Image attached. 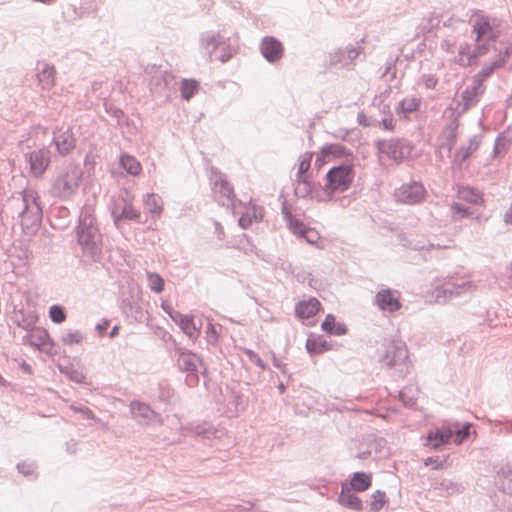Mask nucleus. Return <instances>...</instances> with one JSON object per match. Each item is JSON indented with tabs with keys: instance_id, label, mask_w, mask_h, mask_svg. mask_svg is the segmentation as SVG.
Returning <instances> with one entry per match:
<instances>
[{
	"instance_id": "obj_38",
	"label": "nucleus",
	"mask_w": 512,
	"mask_h": 512,
	"mask_svg": "<svg viewBox=\"0 0 512 512\" xmlns=\"http://www.w3.org/2000/svg\"><path fill=\"white\" fill-rule=\"evenodd\" d=\"M490 43L488 41H479L475 43L474 49L471 53H468V58L466 63H462V66H472L477 63V60L486 55L490 50Z\"/></svg>"
},
{
	"instance_id": "obj_42",
	"label": "nucleus",
	"mask_w": 512,
	"mask_h": 512,
	"mask_svg": "<svg viewBox=\"0 0 512 512\" xmlns=\"http://www.w3.org/2000/svg\"><path fill=\"white\" fill-rule=\"evenodd\" d=\"M420 107V100L417 98L403 99L398 103L396 107V113L398 115L410 114L416 112Z\"/></svg>"
},
{
	"instance_id": "obj_46",
	"label": "nucleus",
	"mask_w": 512,
	"mask_h": 512,
	"mask_svg": "<svg viewBox=\"0 0 512 512\" xmlns=\"http://www.w3.org/2000/svg\"><path fill=\"white\" fill-rule=\"evenodd\" d=\"M122 303L123 310L127 315L133 317L136 321H142L144 313L139 305L133 304L130 299H124Z\"/></svg>"
},
{
	"instance_id": "obj_26",
	"label": "nucleus",
	"mask_w": 512,
	"mask_h": 512,
	"mask_svg": "<svg viewBox=\"0 0 512 512\" xmlns=\"http://www.w3.org/2000/svg\"><path fill=\"white\" fill-rule=\"evenodd\" d=\"M214 192L220 194L223 200H218L222 206H233V200L235 197L233 186L227 181L223 174H219V177L214 182Z\"/></svg>"
},
{
	"instance_id": "obj_4",
	"label": "nucleus",
	"mask_w": 512,
	"mask_h": 512,
	"mask_svg": "<svg viewBox=\"0 0 512 512\" xmlns=\"http://www.w3.org/2000/svg\"><path fill=\"white\" fill-rule=\"evenodd\" d=\"M355 177V165L353 161L343 160L340 164L331 167L326 173L325 186L319 185L322 194L326 196L327 201L333 199L335 193L347 191Z\"/></svg>"
},
{
	"instance_id": "obj_47",
	"label": "nucleus",
	"mask_w": 512,
	"mask_h": 512,
	"mask_svg": "<svg viewBox=\"0 0 512 512\" xmlns=\"http://www.w3.org/2000/svg\"><path fill=\"white\" fill-rule=\"evenodd\" d=\"M436 489L441 491H445L447 495H451L457 492H460L464 489V487L450 479H442L436 484Z\"/></svg>"
},
{
	"instance_id": "obj_31",
	"label": "nucleus",
	"mask_w": 512,
	"mask_h": 512,
	"mask_svg": "<svg viewBox=\"0 0 512 512\" xmlns=\"http://www.w3.org/2000/svg\"><path fill=\"white\" fill-rule=\"evenodd\" d=\"M442 16L435 12L429 13L421 19V22L416 28V36H426L434 32V29L438 28L441 23Z\"/></svg>"
},
{
	"instance_id": "obj_34",
	"label": "nucleus",
	"mask_w": 512,
	"mask_h": 512,
	"mask_svg": "<svg viewBox=\"0 0 512 512\" xmlns=\"http://www.w3.org/2000/svg\"><path fill=\"white\" fill-rule=\"evenodd\" d=\"M497 484L503 493L512 497V463L498 471Z\"/></svg>"
},
{
	"instance_id": "obj_51",
	"label": "nucleus",
	"mask_w": 512,
	"mask_h": 512,
	"mask_svg": "<svg viewBox=\"0 0 512 512\" xmlns=\"http://www.w3.org/2000/svg\"><path fill=\"white\" fill-rule=\"evenodd\" d=\"M289 230L296 235L298 238H302L303 233L307 231V227L304 222L296 217H292L287 221Z\"/></svg>"
},
{
	"instance_id": "obj_50",
	"label": "nucleus",
	"mask_w": 512,
	"mask_h": 512,
	"mask_svg": "<svg viewBox=\"0 0 512 512\" xmlns=\"http://www.w3.org/2000/svg\"><path fill=\"white\" fill-rule=\"evenodd\" d=\"M49 317L52 322L60 324L66 320L67 313L63 306L55 304L49 308Z\"/></svg>"
},
{
	"instance_id": "obj_12",
	"label": "nucleus",
	"mask_w": 512,
	"mask_h": 512,
	"mask_svg": "<svg viewBox=\"0 0 512 512\" xmlns=\"http://www.w3.org/2000/svg\"><path fill=\"white\" fill-rule=\"evenodd\" d=\"M52 143L55 145L57 153L61 157H66L76 148L77 138L71 127L57 128L53 131Z\"/></svg>"
},
{
	"instance_id": "obj_11",
	"label": "nucleus",
	"mask_w": 512,
	"mask_h": 512,
	"mask_svg": "<svg viewBox=\"0 0 512 512\" xmlns=\"http://www.w3.org/2000/svg\"><path fill=\"white\" fill-rule=\"evenodd\" d=\"M25 157L30 173L36 178L42 177L51 163V151L47 147L27 153Z\"/></svg>"
},
{
	"instance_id": "obj_59",
	"label": "nucleus",
	"mask_w": 512,
	"mask_h": 512,
	"mask_svg": "<svg viewBox=\"0 0 512 512\" xmlns=\"http://www.w3.org/2000/svg\"><path fill=\"white\" fill-rule=\"evenodd\" d=\"M168 80L165 76L153 77L150 82V89L152 92L160 93L162 89L168 86Z\"/></svg>"
},
{
	"instance_id": "obj_62",
	"label": "nucleus",
	"mask_w": 512,
	"mask_h": 512,
	"mask_svg": "<svg viewBox=\"0 0 512 512\" xmlns=\"http://www.w3.org/2000/svg\"><path fill=\"white\" fill-rule=\"evenodd\" d=\"M493 50L497 53L496 60H504V65L512 55V43H508L504 49L498 48L496 45L493 46Z\"/></svg>"
},
{
	"instance_id": "obj_13",
	"label": "nucleus",
	"mask_w": 512,
	"mask_h": 512,
	"mask_svg": "<svg viewBox=\"0 0 512 512\" xmlns=\"http://www.w3.org/2000/svg\"><path fill=\"white\" fill-rule=\"evenodd\" d=\"M260 52L267 62L274 64L283 57L284 46L276 37L265 36L260 43Z\"/></svg>"
},
{
	"instance_id": "obj_20",
	"label": "nucleus",
	"mask_w": 512,
	"mask_h": 512,
	"mask_svg": "<svg viewBox=\"0 0 512 512\" xmlns=\"http://www.w3.org/2000/svg\"><path fill=\"white\" fill-rule=\"evenodd\" d=\"M426 441V445L434 450H438L442 446L451 443L453 438L450 425H443L440 428H436L435 430H430L427 433Z\"/></svg>"
},
{
	"instance_id": "obj_41",
	"label": "nucleus",
	"mask_w": 512,
	"mask_h": 512,
	"mask_svg": "<svg viewBox=\"0 0 512 512\" xmlns=\"http://www.w3.org/2000/svg\"><path fill=\"white\" fill-rule=\"evenodd\" d=\"M144 205L150 213L160 215L163 211V203L160 196L151 193L146 194L144 197Z\"/></svg>"
},
{
	"instance_id": "obj_5",
	"label": "nucleus",
	"mask_w": 512,
	"mask_h": 512,
	"mask_svg": "<svg viewBox=\"0 0 512 512\" xmlns=\"http://www.w3.org/2000/svg\"><path fill=\"white\" fill-rule=\"evenodd\" d=\"M408 360V349L403 341L385 340L383 342L379 361L389 368H396L400 377L408 373Z\"/></svg>"
},
{
	"instance_id": "obj_15",
	"label": "nucleus",
	"mask_w": 512,
	"mask_h": 512,
	"mask_svg": "<svg viewBox=\"0 0 512 512\" xmlns=\"http://www.w3.org/2000/svg\"><path fill=\"white\" fill-rule=\"evenodd\" d=\"M22 341L23 344H27L47 353H50V350L46 349V346H54L48 331L41 327H34L30 333L23 337Z\"/></svg>"
},
{
	"instance_id": "obj_6",
	"label": "nucleus",
	"mask_w": 512,
	"mask_h": 512,
	"mask_svg": "<svg viewBox=\"0 0 512 512\" xmlns=\"http://www.w3.org/2000/svg\"><path fill=\"white\" fill-rule=\"evenodd\" d=\"M472 33L475 34V42L488 41L494 43L501 35V21L494 16L485 14L482 10L474 12Z\"/></svg>"
},
{
	"instance_id": "obj_35",
	"label": "nucleus",
	"mask_w": 512,
	"mask_h": 512,
	"mask_svg": "<svg viewBox=\"0 0 512 512\" xmlns=\"http://www.w3.org/2000/svg\"><path fill=\"white\" fill-rule=\"evenodd\" d=\"M16 469L19 474L29 481H35L38 479V464L35 460H22L17 463Z\"/></svg>"
},
{
	"instance_id": "obj_49",
	"label": "nucleus",
	"mask_w": 512,
	"mask_h": 512,
	"mask_svg": "<svg viewBox=\"0 0 512 512\" xmlns=\"http://www.w3.org/2000/svg\"><path fill=\"white\" fill-rule=\"evenodd\" d=\"M387 503V497L384 491L376 490L371 495L370 509L373 512H379Z\"/></svg>"
},
{
	"instance_id": "obj_18",
	"label": "nucleus",
	"mask_w": 512,
	"mask_h": 512,
	"mask_svg": "<svg viewBox=\"0 0 512 512\" xmlns=\"http://www.w3.org/2000/svg\"><path fill=\"white\" fill-rule=\"evenodd\" d=\"M484 90V84L480 83L477 85L476 78L473 77L472 85L467 86L461 94L463 106L458 114H465L470 108L476 106L480 100V96L484 93Z\"/></svg>"
},
{
	"instance_id": "obj_25",
	"label": "nucleus",
	"mask_w": 512,
	"mask_h": 512,
	"mask_svg": "<svg viewBox=\"0 0 512 512\" xmlns=\"http://www.w3.org/2000/svg\"><path fill=\"white\" fill-rule=\"evenodd\" d=\"M355 493L356 492L348 489V481L345 480L341 484L338 503L348 509L361 512L363 510V502Z\"/></svg>"
},
{
	"instance_id": "obj_48",
	"label": "nucleus",
	"mask_w": 512,
	"mask_h": 512,
	"mask_svg": "<svg viewBox=\"0 0 512 512\" xmlns=\"http://www.w3.org/2000/svg\"><path fill=\"white\" fill-rule=\"evenodd\" d=\"M313 159V152H305L300 156L298 172L296 174L297 178L308 176L307 173L311 167V162Z\"/></svg>"
},
{
	"instance_id": "obj_58",
	"label": "nucleus",
	"mask_w": 512,
	"mask_h": 512,
	"mask_svg": "<svg viewBox=\"0 0 512 512\" xmlns=\"http://www.w3.org/2000/svg\"><path fill=\"white\" fill-rule=\"evenodd\" d=\"M244 354L248 357V359L253 362L256 366H258L262 370L267 369V364L259 357V355L249 348L243 349Z\"/></svg>"
},
{
	"instance_id": "obj_10",
	"label": "nucleus",
	"mask_w": 512,
	"mask_h": 512,
	"mask_svg": "<svg viewBox=\"0 0 512 512\" xmlns=\"http://www.w3.org/2000/svg\"><path fill=\"white\" fill-rule=\"evenodd\" d=\"M162 307L172 321L180 327L184 334H186L191 340L198 338L200 334V327L196 326L192 315L182 314L181 312L173 309L170 305H162Z\"/></svg>"
},
{
	"instance_id": "obj_7",
	"label": "nucleus",
	"mask_w": 512,
	"mask_h": 512,
	"mask_svg": "<svg viewBox=\"0 0 512 512\" xmlns=\"http://www.w3.org/2000/svg\"><path fill=\"white\" fill-rule=\"evenodd\" d=\"M175 352L178 355L177 367L181 372L186 373L185 383L193 388L199 385L198 365L203 366L202 359L193 351L176 347Z\"/></svg>"
},
{
	"instance_id": "obj_9",
	"label": "nucleus",
	"mask_w": 512,
	"mask_h": 512,
	"mask_svg": "<svg viewBox=\"0 0 512 512\" xmlns=\"http://www.w3.org/2000/svg\"><path fill=\"white\" fill-rule=\"evenodd\" d=\"M375 147L379 153L385 154L388 158L399 164L404 160V149L408 147V142L400 138H392L390 140L378 139L375 141Z\"/></svg>"
},
{
	"instance_id": "obj_57",
	"label": "nucleus",
	"mask_w": 512,
	"mask_h": 512,
	"mask_svg": "<svg viewBox=\"0 0 512 512\" xmlns=\"http://www.w3.org/2000/svg\"><path fill=\"white\" fill-rule=\"evenodd\" d=\"M510 142L511 138L506 136V132L500 133L495 140L494 153H498L500 149L506 152Z\"/></svg>"
},
{
	"instance_id": "obj_14",
	"label": "nucleus",
	"mask_w": 512,
	"mask_h": 512,
	"mask_svg": "<svg viewBox=\"0 0 512 512\" xmlns=\"http://www.w3.org/2000/svg\"><path fill=\"white\" fill-rule=\"evenodd\" d=\"M469 286V282H461L460 284L452 281H446L442 285L437 286L433 291V296L438 303H446L453 297L460 296Z\"/></svg>"
},
{
	"instance_id": "obj_44",
	"label": "nucleus",
	"mask_w": 512,
	"mask_h": 512,
	"mask_svg": "<svg viewBox=\"0 0 512 512\" xmlns=\"http://www.w3.org/2000/svg\"><path fill=\"white\" fill-rule=\"evenodd\" d=\"M147 280L149 288L159 294L163 292L165 287V281L163 277L156 272H147Z\"/></svg>"
},
{
	"instance_id": "obj_37",
	"label": "nucleus",
	"mask_w": 512,
	"mask_h": 512,
	"mask_svg": "<svg viewBox=\"0 0 512 512\" xmlns=\"http://www.w3.org/2000/svg\"><path fill=\"white\" fill-rule=\"evenodd\" d=\"M502 66H504V60H493L491 62L485 63L482 66L481 70L473 76L476 78L477 85H479L480 83L484 84V82L487 79H489L493 75V73Z\"/></svg>"
},
{
	"instance_id": "obj_55",
	"label": "nucleus",
	"mask_w": 512,
	"mask_h": 512,
	"mask_svg": "<svg viewBox=\"0 0 512 512\" xmlns=\"http://www.w3.org/2000/svg\"><path fill=\"white\" fill-rule=\"evenodd\" d=\"M104 108L107 114L117 120V124H121V120L125 118V113L122 109L115 106L113 103L106 102L104 104Z\"/></svg>"
},
{
	"instance_id": "obj_63",
	"label": "nucleus",
	"mask_w": 512,
	"mask_h": 512,
	"mask_svg": "<svg viewBox=\"0 0 512 512\" xmlns=\"http://www.w3.org/2000/svg\"><path fill=\"white\" fill-rule=\"evenodd\" d=\"M447 458H441L440 456H432L428 457L424 461V465L427 467H432V469H441L444 467Z\"/></svg>"
},
{
	"instance_id": "obj_28",
	"label": "nucleus",
	"mask_w": 512,
	"mask_h": 512,
	"mask_svg": "<svg viewBox=\"0 0 512 512\" xmlns=\"http://www.w3.org/2000/svg\"><path fill=\"white\" fill-rule=\"evenodd\" d=\"M482 135L477 134L469 139L467 147L461 146L454 155V162L461 168L462 164L479 148Z\"/></svg>"
},
{
	"instance_id": "obj_53",
	"label": "nucleus",
	"mask_w": 512,
	"mask_h": 512,
	"mask_svg": "<svg viewBox=\"0 0 512 512\" xmlns=\"http://www.w3.org/2000/svg\"><path fill=\"white\" fill-rule=\"evenodd\" d=\"M192 431L196 437L201 439H211L216 433L215 429L206 423L202 425H196Z\"/></svg>"
},
{
	"instance_id": "obj_3",
	"label": "nucleus",
	"mask_w": 512,
	"mask_h": 512,
	"mask_svg": "<svg viewBox=\"0 0 512 512\" xmlns=\"http://www.w3.org/2000/svg\"><path fill=\"white\" fill-rule=\"evenodd\" d=\"M83 171L77 164L70 163L51 179L49 194L63 201L71 200L82 181Z\"/></svg>"
},
{
	"instance_id": "obj_45",
	"label": "nucleus",
	"mask_w": 512,
	"mask_h": 512,
	"mask_svg": "<svg viewBox=\"0 0 512 512\" xmlns=\"http://www.w3.org/2000/svg\"><path fill=\"white\" fill-rule=\"evenodd\" d=\"M460 197L467 202L474 205H479L483 202L482 194L471 187H465L460 191Z\"/></svg>"
},
{
	"instance_id": "obj_17",
	"label": "nucleus",
	"mask_w": 512,
	"mask_h": 512,
	"mask_svg": "<svg viewBox=\"0 0 512 512\" xmlns=\"http://www.w3.org/2000/svg\"><path fill=\"white\" fill-rule=\"evenodd\" d=\"M121 198L124 205L120 208L118 204H115L111 212L114 224L119 228L121 221L131 220L140 222V211L133 207L131 201H126L123 196H121Z\"/></svg>"
},
{
	"instance_id": "obj_8",
	"label": "nucleus",
	"mask_w": 512,
	"mask_h": 512,
	"mask_svg": "<svg viewBox=\"0 0 512 512\" xmlns=\"http://www.w3.org/2000/svg\"><path fill=\"white\" fill-rule=\"evenodd\" d=\"M426 196V188L418 181L405 183L395 191L397 201L408 205L420 204L425 200Z\"/></svg>"
},
{
	"instance_id": "obj_33",
	"label": "nucleus",
	"mask_w": 512,
	"mask_h": 512,
	"mask_svg": "<svg viewBox=\"0 0 512 512\" xmlns=\"http://www.w3.org/2000/svg\"><path fill=\"white\" fill-rule=\"evenodd\" d=\"M323 154L332 158H344L354 162L353 152L339 143H331L323 146Z\"/></svg>"
},
{
	"instance_id": "obj_30",
	"label": "nucleus",
	"mask_w": 512,
	"mask_h": 512,
	"mask_svg": "<svg viewBox=\"0 0 512 512\" xmlns=\"http://www.w3.org/2000/svg\"><path fill=\"white\" fill-rule=\"evenodd\" d=\"M56 69L53 65L46 62L42 63V68L37 73L38 83L43 90H50L55 85Z\"/></svg>"
},
{
	"instance_id": "obj_40",
	"label": "nucleus",
	"mask_w": 512,
	"mask_h": 512,
	"mask_svg": "<svg viewBox=\"0 0 512 512\" xmlns=\"http://www.w3.org/2000/svg\"><path fill=\"white\" fill-rule=\"evenodd\" d=\"M200 84L195 79H183L180 86L181 98L189 101L199 91Z\"/></svg>"
},
{
	"instance_id": "obj_16",
	"label": "nucleus",
	"mask_w": 512,
	"mask_h": 512,
	"mask_svg": "<svg viewBox=\"0 0 512 512\" xmlns=\"http://www.w3.org/2000/svg\"><path fill=\"white\" fill-rule=\"evenodd\" d=\"M298 186L295 188V195L301 198H315L318 201H327L326 196L322 197V190L319 187V183L311 181L309 176L295 179Z\"/></svg>"
},
{
	"instance_id": "obj_2",
	"label": "nucleus",
	"mask_w": 512,
	"mask_h": 512,
	"mask_svg": "<svg viewBox=\"0 0 512 512\" xmlns=\"http://www.w3.org/2000/svg\"><path fill=\"white\" fill-rule=\"evenodd\" d=\"M19 195L17 201L22 203V209L19 212L22 231L27 236H34L39 230L43 218L40 197L33 189H25Z\"/></svg>"
},
{
	"instance_id": "obj_24",
	"label": "nucleus",
	"mask_w": 512,
	"mask_h": 512,
	"mask_svg": "<svg viewBox=\"0 0 512 512\" xmlns=\"http://www.w3.org/2000/svg\"><path fill=\"white\" fill-rule=\"evenodd\" d=\"M335 345L336 343L328 341L323 335L310 334L306 340V350L311 356L333 350Z\"/></svg>"
},
{
	"instance_id": "obj_60",
	"label": "nucleus",
	"mask_w": 512,
	"mask_h": 512,
	"mask_svg": "<svg viewBox=\"0 0 512 512\" xmlns=\"http://www.w3.org/2000/svg\"><path fill=\"white\" fill-rule=\"evenodd\" d=\"M83 340V335L80 331L69 332L62 337L64 345L79 344Z\"/></svg>"
},
{
	"instance_id": "obj_54",
	"label": "nucleus",
	"mask_w": 512,
	"mask_h": 512,
	"mask_svg": "<svg viewBox=\"0 0 512 512\" xmlns=\"http://www.w3.org/2000/svg\"><path fill=\"white\" fill-rule=\"evenodd\" d=\"M452 217L455 220L467 218L470 216V208L462 203L455 202L452 207Z\"/></svg>"
},
{
	"instance_id": "obj_21",
	"label": "nucleus",
	"mask_w": 512,
	"mask_h": 512,
	"mask_svg": "<svg viewBox=\"0 0 512 512\" xmlns=\"http://www.w3.org/2000/svg\"><path fill=\"white\" fill-rule=\"evenodd\" d=\"M460 126V121L457 120V118H452L450 122L443 127L440 135L439 140L440 148L446 149L447 152L450 154L457 142L458 138V128Z\"/></svg>"
},
{
	"instance_id": "obj_22",
	"label": "nucleus",
	"mask_w": 512,
	"mask_h": 512,
	"mask_svg": "<svg viewBox=\"0 0 512 512\" xmlns=\"http://www.w3.org/2000/svg\"><path fill=\"white\" fill-rule=\"evenodd\" d=\"M360 50L353 46L338 49L330 54V65L337 68H344L353 63L359 56Z\"/></svg>"
},
{
	"instance_id": "obj_29",
	"label": "nucleus",
	"mask_w": 512,
	"mask_h": 512,
	"mask_svg": "<svg viewBox=\"0 0 512 512\" xmlns=\"http://www.w3.org/2000/svg\"><path fill=\"white\" fill-rule=\"evenodd\" d=\"M321 308V303L312 297L307 301H300L295 306V315L299 319H309L314 317Z\"/></svg>"
},
{
	"instance_id": "obj_56",
	"label": "nucleus",
	"mask_w": 512,
	"mask_h": 512,
	"mask_svg": "<svg viewBox=\"0 0 512 512\" xmlns=\"http://www.w3.org/2000/svg\"><path fill=\"white\" fill-rule=\"evenodd\" d=\"M301 239H304L310 245L319 247L318 242L321 239V236L315 228L307 227V231H305V233H303V236Z\"/></svg>"
},
{
	"instance_id": "obj_19",
	"label": "nucleus",
	"mask_w": 512,
	"mask_h": 512,
	"mask_svg": "<svg viewBox=\"0 0 512 512\" xmlns=\"http://www.w3.org/2000/svg\"><path fill=\"white\" fill-rule=\"evenodd\" d=\"M395 293H397V291H393L390 288L377 292L375 301L380 310L393 313L401 309L402 305L400 299Z\"/></svg>"
},
{
	"instance_id": "obj_64",
	"label": "nucleus",
	"mask_w": 512,
	"mask_h": 512,
	"mask_svg": "<svg viewBox=\"0 0 512 512\" xmlns=\"http://www.w3.org/2000/svg\"><path fill=\"white\" fill-rule=\"evenodd\" d=\"M492 512H512V497H504L500 504H497Z\"/></svg>"
},
{
	"instance_id": "obj_27",
	"label": "nucleus",
	"mask_w": 512,
	"mask_h": 512,
	"mask_svg": "<svg viewBox=\"0 0 512 512\" xmlns=\"http://www.w3.org/2000/svg\"><path fill=\"white\" fill-rule=\"evenodd\" d=\"M347 481L348 489L354 492H364L372 486V474L363 471L354 472Z\"/></svg>"
},
{
	"instance_id": "obj_32",
	"label": "nucleus",
	"mask_w": 512,
	"mask_h": 512,
	"mask_svg": "<svg viewBox=\"0 0 512 512\" xmlns=\"http://www.w3.org/2000/svg\"><path fill=\"white\" fill-rule=\"evenodd\" d=\"M321 329L329 334L335 336H342L347 334L348 327L345 323L337 322L336 317L333 314H327L323 322L321 323Z\"/></svg>"
},
{
	"instance_id": "obj_39",
	"label": "nucleus",
	"mask_w": 512,
	"mask_h": 512,
	"mask_svg": "<svg viewBox=\"0 0 512 512\" xmlns=\"http://www.w3.org/2000/svg\"><path fill=\"white\" fill-rule=\"evenodd\" d=\"M120 166L130 175L137 176L142 171L140 162L129 154H122L120 156Z\"/></svg>"
},
{
	"instance_id": "obj_1",
	"label": "nucleus",
	"mask_w": 512,
	"mask_h": 512,
	"mask_svg": "<svg viewBox=\"0 0 512 512\" xmlns=\"http://www.w3.org/2000/svg\"><path fill=\"white\" fill-rule=\"evenodd\" d=\"M77 241L82 248L83 262L92 264L102 259V234L94 211L89 206L81 209L76 228Z\"/></svg>"
},
{
	"instance_id": "obj_52",
	"label": "nucleus",
	"mask_w": 512,
	"mask_h": 512,
	"mask_svg": "<svg viewBox=\"0 0 512 512\" xmlns=\"http://www.w3.org/2000/svg\"><path fill=\"white\" fill-rule=\"evenodd\" d=\"M11 319L14 324L24 330L29 331L32 329L33 323L26 317L23 310L15 311Z\"/></svg>"
},
{
	"instance_id": "obj_36",
	"label": "nucleus",
	"mask_w": 512,
	"mask_h": 512,
	"mask_svg": "<svg viewBox=\"0 0 512 512\" xmlns=\"http://www.w3.org/2000/svg\"><path fill=\"white\" fill-rule=\"evenodd\" d=\"M449 425H450V430L452 432L453 441L457 445L463 443L470 437L471 428H472L471 423L465 422V423L461 424L459 422H455V423H452Z\"/></svg>"
},
{
	"instance_id": "obj_43",
	"label": "nucleus",
	"mask_w": 512,
	"mask_h": 512,
	"mask_svg": "<svg viewBox=\"0 0 512 512\" xmlns=\"http://www.w3.org/2000/svg\"><path fill=\"white\" fill-rule=\"evenodd\" d=\"M399 400L404 404L405 407L412 408L416 405L417 397L415 390L411 386L404 387L399 392Z\"/></svg>"
},
{
	"instance_id": "obj_23",
	"label": "nucleus",
	"mask_w": 512,
	"mask_h": 512,
	"mask_svg": "<svg viewBox=\"0 0 512 512\" xmlns=\"http://www.w3.org/2000/svg\"><path fill=\"white\" fill-rule=\"evenodd\" d=\"M130 411L133 418L142 425H148L158 414L146 403L141 401H132Z\"/></svg>"
},
{
	"instance_id": "obj_61",
	"label": "nucleus",
	"mask_w": 512,
	"mask_h": 512,
	"mask_svg": "<svg viewBox=\"0 0 512 512\" xmlns=\"http://www.w3.org/2000/svg\"><path fill=\"white\" fill-rule=\"evenodd\" d=\"M222 329V326H216L212 323H209L207 328H206V335H207V340L209 343L211 344H215L216 342H218V339H219V330Z\"/></svg>"
}]
</instances>
